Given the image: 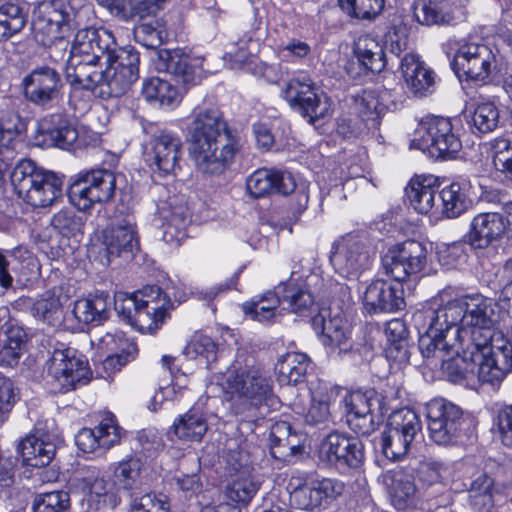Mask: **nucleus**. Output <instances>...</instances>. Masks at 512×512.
<instances>
[{"label": "nucleus", "instance_id": "obj_1", "mask_svg": "<svg viewBox=\"0 0 512 512\" xmlns=\"http://www.w3.org/2000/svg\"><path fill=\"white\" fill-rule=\"evenodd\" d=\"M187 130L190 157L196 170L204 175L223 174L233 162L239 147L220 110H199Z\"/></svg>", "mask_w": 512, "mask_h": 512}, {"label": "nucleus", "instance_id": "obj_2", "mask_svg": "<svg viewBox=\"0 0 512 512\" xmlns=\"http://www.w3.org/2000/svg\"><path fill=\"white\" fill-rule=\"evenodd\" d=\"M222 386L229 411L240 418L239 429L243 431L247 426L253 432L273 396L270 379L260 368L234 364L227 370Z\"/></svg>", "mask_w": 512, "mask_h": 512}, {"label": "nucleus", "instance_id": "obj_3", "mask_svg": "<svg viewBox=\"0 0 512 512\" xmlns=\"http://www.w3.org/2000/svg\"><path fill=\"white\" fill-rule=\"evenodd\" d=\"M15 192L34 208L53 205L63 192V180L54 172L37 168L31 160H21L11 173Z\"/></svg>", "mask_w": 512, "mask_h": 512}, {"label": "nucleus", "instance_id": "obj_4", "mask_svg": "<svg viewBox=\"0 0 512 512\" xmlns=\"http://www.w3.org/2000/svg\"><path fill=\"white\" fill-rule=\"evenodd\" d=\"M83 11H75L68 0H43L34 9V30L43 46L63 43L79 25Z\"/></svg>", "mask_w": 512, "mask_h": 512}, {"label": "nucleus", "instance_id": "obj_5", "mask_svg": "<svg viewBox=\"0 0 512 512\" xmlns=\"http://www.w3.org/2000/svg\"><path fill=\"white\" fill-rule=\"evenodd\" d=\"M343 489V483L336 479L310 480L309 475L301 471L293 472L287 484L290 505L307 512L326 509L342 494Z\"/></svg>", "mask_w": 512, "mask_h": 512}, {"label": "nucleus", "instance_id": "obj_6", "mask_svg": "<svg viewBox=\"0 0 512 512\" xmlns=\"http://www.w3.org/2000/svg\"><path fill=\"white\" fill-rule=\"evenodd\" d=\"M462 329H458L455 341L479 347L493 340L496 313L491 300L482 295L462 296Z\"/></svg>", "mask_w": 512, "mask_h": 512}, {"label": "nucleus", "instance_id": "obj_7", "mask_svg": "<svg viewBox=\"0 0 512 512\" xmlns=\"http://www.w3.org/2000/svg\"><path fill=\"white\" fill-rule=\"evenodd\" d=\"M426 417L429 438L438 445L459 443L469 428L463 410L444 398H435L427 403Z\"/></svg>", "mask_w": 512, "mask_h": 512}, {"label": "nucleus", "instance_id": "obj_8", "mask_svg": "<svg viewBox=\"0 0 512 512\" xmlns=\"http://www.w3.org/2000/svg\"><path fill=\"white\" fill-rule=\"evenodd\" d=\"M90 374L87 361L70 347L55 349L47 362L46 381L55 393H66L87 384Z\"/></svg>", "mask_w": 512, "mask_h": 512}, {"label": "nucleus", "instance_id": "obj_9", "mask_svg": "<svg viewBox=\"0 0 512 512\" xmlns=\"http://www.w3.org/2000/svg\"><path fill=\"white\" fill-rule=\"evenodd\" d=\"M385 273L398 283L416 281L427 265V249L416 240L393 245L382 257Z\"/></svg>", "mask_w": 512, "mask_h": 512}, {"label": "nucleus", "instance_id": "obj_10", "mask_svg": "<svg viewBox=\"0 0 512 512\" xmlns=\"http://www.w3.org/2000/svg\"><path fill=\"white\" fill-rule=\"evenodd\" d=\"M104 57L106 87L102 97H120L125 94L139 76V55L132 48L112 46Z\"/></svg>", "mask_w": 512, "mask_h": 512}, {"label": "nucleus", "instance_id": "obj_11", "mask_svg": "<svg viewBox=\"0 0 512 512\" xmlns=\"http://www.w3.org/2000/svg\"><path fill=\"white\" fill-rule=\"evenodd\" d=\"M478 359V380L490 385L499 384L512 369V344L502 333L493 334V340L472 347Z\"/></svg>", "mask_w": 512, "mask_h": 512}, {"label": "nucleus", "instance_id": "obj_12", "mask_svg": "<svg viewBox=\"0 0 512 512\" xmlns=\"http://www.w3.org/2000/svg\"><path fill=\"white\" fill-rule=\"evenodd\" d=\"M116 176L106 169L92 170L74 181L68 191L70 202L81 211L107 202L115 194Z\"/></svg>", "mask_w": 512, "mask_h": 512}, {"label": "nucleus", "instance_id": "obj_13", "mask_svg": "<svg viewBox=\"0 0 512 512\" xmlns=\"http://www.w3.org/2000/svg\"><path fill=\"white\" fill-rule=\"evenodd\" d=\"M330 262L337 274L348 280H355L370 268L374 252L361 239L346 235L334 243Z\"/></svg>", "mask_w": 512, "mask_h": 512}, {"label": "nucleus", "instance_id": "obj_14", "mask_svg": "<svg viewBox=\"0 0 512 512\" xmlns=\"http://www.w3.org/2000/svg\"><path fill=\"white\" fill-rule=\"evenodd\" d=\"M21 87L28 102L47 110L62 99L64 83L58 71L49 66H42L24 76Z\"/></svg>", "mask_w": 512, "mask_h": 512}, {"label": "nucleus", "instance_id": "obj_15", "mask_svg": "<svg viewBox=\"0 0 512 512\" xmlns=\"http://www.w3.org/2000/svg\"><path fill=\"white\" fill-rule=\"evenodd\" d=\"M310 79H291L287 82L283 97L290 106L309 119L311 124L330 115L331 102Z\"/></svg>", "mask_w": 512, "mask_h": 512}, {"label": "nucleus", "instance_id": "obj_16", "mask_svg": "<svg viewBox=\"0 0 512 512\" xmlns=\"http://www.w3.org/2000/svg\"><path fill=\"white\" fill-rule=\"evenodd\" d=\"M59 442L60 438L55 422L53 420L38 421L34 432L19 443L18 452L26 465L43 467L54 458Z\"/></svg>", "mask_w": 512, "mask_h": 512}, {"label": "nucleus", "instance_id": "obj_17", "mask_svg": "<svg viewBox=\"0 0 512 512\" xmlns=\"http://www.w3.org/2000/svg\"><path fill=\"white\" fill-rule=\"evenodd\" d=\"M319 458L339 469H357L364 462V444L358 437L332 432L321 442Z\"/></svg>", "mask_w": 512, "mask_h": 512}, {"label": "nucleus", "instance_id": "obj_18", "mask_svg": "<svg viewBox=\"0 0 512 512\" xmlns=\"http://www.w3.org/2000/svg\"><path fill=\"white\" fill-rule=\"evenodd\" d=\"M452 67L458 76L487 83L496 68V58L490 47L482 43L462 45L456 52Z\"/></svg>", "mask_w": 512, "mask_h": 512}, {"label": "nucleus", "instance_id": "obj_19", "mask_svg": "<svg viewBox=\"0 0 512 512\" xmlns=\"http://www.w3.org/2000/svg\"><path fill=\"white\" fill-rule=\"evenodd\" d=\"M349 426L358 434L369 435L376 429L375 415L382 414V397L374 390H356L344 398Z\"/></svg>", "mask_w": 512, "mask_h": 512}, {"label": "nucleus", "instance_id": "obj_20", "mask_svg": "<svg viewBox=\"0 0 512 512\" xmlns=\"http://www.w3.org/2000/svg\"><path fill=\"white\" fill-rule=\"evenodd\" d=\"M182 152V141L176 135L168 131H160L154 134L145 153L148 165L159 174L165 176L174 173Z\"/></svg>", "mask_w": 512, "mask_h": 512}, {"label": "nucleus", "instance_id": "obj_21", "mask_svg": "<svg viewBox=\"0 0 512 512\" xmlns=\"http://www.w3.org/2000/svg\"><path fill=\"white\" fill-rule=\"evenodd\" d=\"M152 63L157 71L171 74L185 86L196 85L202 73L200 60L190 57L181 49L158 50Z\"/></svg>", "mask_w": 512, "mask_h": 512}, {"label": "nucleus", "instance_id": "obj_22", "mask_svg": "<svg viewBox=\"0 0 512 512\" xmlns=\"http://www.w3.org/2000/svg\"><path fill=\"white\" fill-rule=\"evenodd\" d=\"M426 138L417 147L424 149L428 147L432 154L439 158H451L456 155L462 143L459 137L453 132L452 123L448 118L436 117L423 126Z\"/></svg>", "mask_w": 512, "mask_h": 512}, {"label": "nucleus", "instance_id": "obj_23", "mask_svg": "<svg viewBox=\"0 0 512 512\" xmlns=\"http://www.w3.org/2000/svg\"><path fill=\"white\" fill-rule=\"evenodd\" d=\"M327 314V311H322L312 318V327L321 334L322 344L330 355L342 356L351 352L353 344L346 321L338 315L327 319Z\"/></svg>", "mask_w": 512, "mask_h": 512}, {"label": "nucleus", "instance_id": "obj_24", "mask_svg": "<svg viewBox=\"0 0 512 512\" xmlns=\"http://www.w3.org/2000/svg\"><path fill=\"white\" fill-rule=\"evenodd\" d=\"M502 237L507 238L504 215L498 212L477 214L470 223L465 242L473 249H485Z\"/></svg>", "mask_w": 512, "mask_h": 512}, {"label": "nucleus", "instance_id": "obj_25", "mask_svg": "<svg viewBox=\"0 0 512 512\" xmlns=\"http://www.w3.org/2000/svg\"><path fill=\"white\" fill-rule=\"evenodd\" d=\"M363 303L370 314L401 310L405 305L403 289L386 280H375L366 287Z\"/></svg>", "mask_w": 512, "mask_h": 512}, {"label": "nucleus", "instance_id": "obj_26", "mask_svg": "<svg viewBox=\"0 0 512 512\" xmlns=\"http://www.w3.org/2000/svg\"><path fill=\"white\" fill-rule=\"evenodd\" d=\"M103 245L108 261L114 257H126L138 248L135 222L127 217L118 219L104 230Z\"/></svg>", "mask_w": 512, "mask_h": 512}, {"label": "nucleus", "instance_id": "obj_27", "mask_svg": "<svg viewBox=\"0 0 512 512\" xmlns=\"http://www.w3.org/2000/svg\"><path fill=\"white\" fill-rule=\"evenodd\" d=\"M102 64L104 60L70 56L66 67L67 81L74 87L89 91L99 89V95L102 97V88L106 87V71L98 68Z\"/></svg>", "mask_w": 512, "mask_h": 512}, {"label": "nucleus", "instance_id": "obj_28", "mask_svg": "<svg viewBox=\"0 0 512 512\" xmlns=\"http://www.w3.org/2000/svg\"><path fill=\"white\" fill-rule=\"evenodd\" d=\"M246 188L252 197L260 198L271 193L288 195L295 191L296 183L289 172L259 169L247 178Z\"/></svg>", "mask_w": 512, "mask_h": 512}, {"label": "nucleus", "instance_id": "obj_29", "mask_svg": "<svg viewBox=\"0 0 512 512\" xmlns=\"http://www.w3.org/2000/svg\"><path fill=\"white\" fill-rule=\"evenodd\" d=\"M115 41L111 33L103 29H79L71 45L70 56L87 57L92 60H103Z\"/></svg>", "mask_w": 512, "mask_h": 512}, {"label": "nucleus", "instance_id": "obj_30", "mask_svg": "<svg viewBox=\"0 0 512 512\" xmlns=\"http://www.w3.org/2000/svg\"><path fill=\"white\" fill-rule=\"evenodd\" d=\"M455 354L448 359L445 357L439 363L443 374L450 382L461 383L463 380L471 379L474 376L478 377V359L476 351L472 348L470 343L465 342V345H456L451 350Z\"/></svg>", "mask_w": 512, "mask_h": 512}, {"label": "nucleus", "instance_id": "obj_31", "mask_svg": "<svg viewBox=\"0 0 512 512\" xmlns=\"http://www.w3.org/2000/svg\"><path fill=\"white\" fill-rule=\"evenodd\" d=\"M401 72L411 93L416 97H424L433 92L434 73L413 53H406L401 58Z\"/></svg>", "mask_w": 512, "mask_h": 512}, {"label": "nucleus", "instance_id": "obj_32", "mask_svg": "<svg viewBox=\"0 0 512 512\" xmlns=\"http://www.w3.org/2000/svg\"><path fill=\"white\" fill-rule=\"evenodd\" d=\"M458 12L453 0H416L413 4L414 17L426 26L452 24Z\"/></svg>", "mask_w": 512, "mask_h": 512}, {"label": "nucleus", "instance_id": "obj_33", "mask_svg": "<svg viewBox=\"0 0 512 512\" xmlns=\"http://www.w3.org/2000/svg\"><path fill=\"white\" fill-rule=\"evenodd\" d=\"M109 306V295L105 292H97L75 301L72 314L79 323L99 326L108 320Z\"/></svg>", "mask_w": 512, "mask_h": 512}, {"label": "nucleus", "instance_id": "obj_34", "mask_svg": "<svg viewBox=\"0 0 512 512\" xmlns=\"http://www.w3.org/2000/svg\"><path fill=\"white\" fill-rule=\"evenodd\" d=\"M383 482L396 509L403 510L413 501L416 486L410 473L402 469L389 470L383 475Z\"/></svg>", "mask_w": 512, "mask_h": 512}, {"label": "nucleus", "instance_id": "obj_35", "mask_svg": "<svg viewBox=\"0 0 512 512\" xmlns=\"http://www.w3.org/2000/svg\"><path fill=\"white\" fill-rule=\"evenodd\" d=\"M436 181L433 176H416L406 186L409 204L419 214H428L434 208L438 191Z\"/></svg>", "mask_w": 512, "mask_h": 512}, {"label": "nucleus", "instance_id": "obj_36", "mask_svg": "<svg viewBox=\"0 0 512 512\" xmlns=\"http://www.w3.org/2000/svg\"><path fill=\"white\" fill-rule=\"evenodd\" d=\"M456 345H459L457 341L452 340L450 336H446V334L430 325L425 333L420 334L418 341L422 356L434 367H437Z\"/></svg>", "mask_w": 512, "mask_h": 512}, {"label": "nucleus", "instance_id": "obj_37", "mask_svg": "<svg viewBox=\"0 0 512 512\" xmlns=\"http://www.w3.org/2000/svg\"><path fill=\"white\" fill-rule=\"evenodd\" d=\"M144 312H147L151 320L147 330L153 332L159 328L168 315L172 306L170 298L158 286H148L137 293Z\"/></svg>", "mask_w": 512, "mask_h": 512}, {"label": "nucleus", "instance_id": "obj_38", "mask_svg": "<svg viewBox=\"0 0 512 512\" xmlns=\"http://www.w3.org/2000/svg\"><path fill=\"white\" fill-rule=\"evenodd\" d=\"M113 486L119 490H133L139 488L145 479V462L137 456L127 457L113 466Z\"/></svg>", "mask_w": 512, "mask_h": 512}, {"label": "nucleus", "instance_id": "obj_39", "mask_svg": "<svg viewBox=\"0 0 512 512\" xmlns=\"http://www.w3.org/2000/svg\"><path fill=\"white\" fill-rule=\"evenodd\" d=\"M462 296L448 301L436 310L429 311V325L455 341L456 332L462 329Z\"/></svg>", "mask_w": 512, "mask_h": 512}, {"label": "nucleus", "instance_id": "obj_40", "mask_svg": "<svg viewBox=\"0 0 512 512\" xmlns=\"http://www.w3.org/2000/svg\"><path fill=\"white\" fill-rule=\"evenodd\" d=\"M354 53L360 64L373 73L381 72L387 57L380 42L369 34L360 35L354 44Z\"/></svg>", "mask_w": 512, "mask_h": 512}, {"label": "nucleus", "instance_id": "obj_41", "mask_svg": "<svg viewBox=\"0 0 512 512\" xmlns=\"http://www.w3.org/2000/svg\"><path fill=\"white\" fill-rule=\"evenodd\" d=\"M282 303L287 309L297 315L307 316L316 306L315 297L305 283L288 282L279 286Z\"/></svg>", "mask_w": 512, "mask_h": 512}, {"label": "nucleus", "instance_id": "obj_42", "mask_svg": "<svg viewBox=\"0 0 512 512\" xmlns=\"http://www.w3.org/2000/svg\"><path fill=\"white\" fill-rule=\"evenodd\" d=\"M310 365V358L305 353L288 352L276 364L277 379L286 385L301 383L305 380Z\"/></svg>", "mask_w": 512, "mask_h": 512}, {"label": "nucleus", "instance_id": "obj_43", "mask_svg": "<svg viewBox=\"0 0 512 512\" xmlns=\"http://www.w3.org/2000/svg\"><path fill=\"white\" fill-rule=\"evenodd\" d=\"M39 131L47 135L54 145L63 149L73 145L78 138L75 127L59 114L42 119L39 123Z\"/></svg>", "mask_w": 512, "mask_h": 512}, {"label": "nucleus", "instance_id": "obj_44", "mask_svg": "<svg viewBox=\"0 0 512 512\" xmlns=\"http://www.w3.org/2000/svg\"><path fill=\"white\" fill-rule=\"evenodd\" d=\"M114 309L129 324L138 326L140 329H147L151 317L144 312L139 301V295H129L118 292L114 296Z\"/></svg>", "mask_w": 512, "mask_h": 512}, {"label": "nucleus", "instance_id": "obj_45", "mask_svg": "<svg viewBox=\"0 0 512 512\" xmlns=\"http://www.w3.org/2000/svg\"><path fill=\"white\" fill-rule=\"evenodd\" d=\"M172 428L179 439L200 441L208 430V424L201 412L190 409L175 419Z\"/></svg>", "mask_w": 512, "mask_h": 512}, {"label": "nucleus", "instance_id": "obj_46", "mask_svg": "<svg viewBox=\"0 0 512 512\" xmlns=\"http://www.w3.org/2000/svg\"><path fill=\"white\" fill-rule=\"evenodd\" d=\"M280 290L278 292L268 291L259 297L253 298L250 302L242 305L243 312L250 319L268 323L274 319L276 309L282 303Z\"/></svg>", "mask_w": 512, "mask_h": 512}, {"label": "nucleus", "instance_id": "obj_47", "mask_svg": "<svg viewBox=\"0 0 512 512\" xmlns=\"http://www.w3.org/2000/svg\"><path fill=\"white\" fill-rule=\"evenodd\" d=\"M142 95L147 101L158 103L162 107L176 105L181 98V93L173 85L158 77L143 83Z\"/></svg>", "mask_w": 512, "mask_h": 512}, {"label": "nucleus", "instance_id": "obj_48", "mask_svg": "<svg viewBox=\"0 0 512 512\" xmlns=\"http://www.w3.org/2000/svg\"><path fill=\"white\" fill-rule=\"evenodd\" d=\"M439 197L442 203V214L448 219H454L465 213L471 205V200L459 183L444 187Z\"/></svg>", "mask_w": 512, "mask_h": 512}, {"label": "nucleus", "instance_id": "obj_49", "mask_svg": "<svg viewBox=\"0 0 512 512\" xmlns=\"http://www.w3.org/2000/svg\"><path fill=\"white\" fill-rule=\"evenodd\" d=\"M26 14L21 6L5 3L0 6V41L18 34L26 24Z\"/></svg>", "mask_w": 512, "mask_h": 512}, {"label": "nucleus", "instance_id": "obj_50", "mask_svg": "<svg viewBox=\"0 0 512 512\" xmlns=\"http://www.w3.org/2000/svg\"><path fill=\"white\" fill-rule=\"evenodd\" d=\"M386 425L412 442L422 430L420 417L409 408H402L392 412Z\"/></svg>", "mask_w": 512, "mask_h": 512}, {"label": "nucleus", "instance_id": "obj_51", "mask_svg": "<svg viewBox=\"0 0 512 512\" xmlns=\"http://www.w3.org/2000/svg\"><path fill=\"white\" fill-rule=\"evenodd\" d=\"M493 480L485 473L479 472L468 487L469 503L478 512H484L492 506Z\"/></svg>", "mask_w": 512, "mask_h": 512}, {"label": "nucleus", "instance_id": "obj_52", "mask_svg": "<svg viewBox=\"0 0 512 512\" xmlns=\"http://www.w3.org/2000/svg\"><path fill=\"white\" fill-rule=\"evenodd\" d=\"M412 441L386 425L380 437V446L383 455L390 460L397 461L407 455Z\"/></svg>", "mask_w": 512, "mask_h": 512}, {"label": "nucleus", "instance_id": "obj_53", "mask_svg": "<svg viewBox=\"0 0 512 512\" xmlns=\"http://www.w3.org/2000/svg\"><path fill=\"white\" fill-rule=\"evenodd\" d=\"M260 484L251 475L238 474L227 486L226 496L233 502L248 504L259 490Z\"/></svg>", "mask_w": 512, "mask_h": 512}, {"label": "nucleus", "instance_id": "obj_54", "mask_svg": "<svg viewBox=\"0 0 512 512\" xmlns=\"http://www.w3.org/2000/svg\"><path fill=\"white\" fill-rule=\"evenodd\" d=\"M134 38L145 48L155 50L167 38V32L158 20L143 21L134 28Z\"/></svg>", "mask_w": 512, "mask_h": 512}, {"label": "nucleus", "instance_id": "obj_55", "mask_svg": "<svg viewBox=\"0 0 512 512\" xmlns=\"http://www.w3.org/2000/svg\"><path fill=\"white\" fill-rule=\"evenodd\" d=\"M338 3L349 16L370 20L382 12L385 0H338Z\"/></svg>", "mask_w": 512, "mask_h": 512}, {"label": "nucleus", "instance_id": "obj_56", "mask_svg": "<svg viewBox=\"0 0 512 512\" xmlns=\"http://www.w3.org/2000/svg\"><path fill=\"white\" fill-rule=\"evenodd\" d=\"M384 95L377 96L373 91H364L363 94L356 99V105L361 117L366 121H371L373 126L379 124L380 117L387 110L381 100Z\"/></svg>", "mask_w": 512, "mask_h": 512}, {"label": "nucleus", "instance_id": "obj_57", "mask_svg": "<svg viewBox=\"0 0 512 512\" xmlns=\"http://www.w3.org/2000/svg\"><path fill=\"white\" fill-rule=\"evenodd\" d=\"M70 508V495L64 490L41 493L34 499V512H67Z\"/></svg>", "mask_w": 512, "mask_h": 512}, {"label": "nucleus", "instance_id": "obj_58", "mask_svg": "<svg viewBox=\"0 0 512 512\" xmlns=\"http://www.w3.org/2000/svg\"><path fill=\"white\" fill-rule=\"evenodd\" d=\"M500 121V113L492 102H483L477 105L473 114V124L481 133H489L495 130Z\"/></svg>", "mask_w": 512, "mask_h": 512}, {"label": "nucleus", "instance_id": "obj_59", "mask_svg": "<svg viewBox=\"0 0 512 512\" xmlns=\"http://www.w3.org/2000/svg\"><path fill=\"white\" fill-rule=\"evenodd\" d=\"M83 489L87 490L91 495L96 497H102V501L105 505L114 509L121 502V497L117 489L112 485H109L103 478H85L83 479Z\"/></svg>", "mask_w": 512, "mask_h": 512}, {"label": "nucleus", "instance_id": "obj_60", "mask_svg": "<svg viewBox=\"0 0 512 512\" xmlns=\"http://www.w3.org/2000/svg\"><path fill=\"white\" fill-rule=\"evenodd\" d=\"M95 431L103 449H110L121 441L122 428L119 427L115 416L111 413L103 417L99 425L95 427Z\"/></svg>", "mask_w": 512, "mask_h": 512}, {"label": "nucleus", "instance_id": "obj_61", "mask_svg": "<svg viewBox=\"0 0 512 512\" xmlns=\"http://www.w3.org/2000/svg\"><path fill=\"white\" fill-rule=\"evenodd\" d=\"M185 353L190 357H202L207 364L217 359V345L206 335H195L185 348Z\"/></svg>", "mask_w": 512, "mask_h": 512}, {"label": "nucleus", "instance_id": "obj_62", "mask_svg": "<svg viewBox=\"0 0 512 512\" xmlns=\"http://www.w3.org/2000/svg\"><path fill=\"white\" fill-rule=\"evenodd\" d=\"M50 225L61 235L70 237L81 232L83 222L73 211L60 210L52 216Z\"/></svg>", "mask_w": 512, "mask_h": 512}, {"label": "nucleus", "instance_id": "obj_63", "mask_svg": "<svg viewBox=\"0 0 512 512\" xmlns=\"http://www.w3.org/2000/svg\"><path fill=\"white\" fill-rule=\"evenodd\" d=\"M31 312L34 317L54 325L60 321L62 306L58 298L51 296L37 300L33 304Z\"/></svg>", "mask_w": 512, "mask_h": 512}, {"label": "nucleus", "instance_id": "obj_64", "mask_svg": "<svg viewBox=\"0 0 512 512\" xmlns=\"http://www.w3.org/2000/svg\"><path fill=\"white\" fill-rule=\"evenodd\" d=\"M493 164L495 169L512 181V145L506 139L496 140Z\"/></svg>", "mask_w": 512, "mask_h": 512}]
</instances>
